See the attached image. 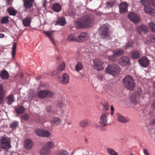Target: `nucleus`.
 Returning <instances> with one entry per match:
<instances>
[{"instance_id": "nucleus-1", "label": "nucleus", "mask_w": 155, "mask_h": 155, "mask_svg": "<svg viewBox=\"0 0 155 155\" xmlns=\"http://www.w3.org/2000/svg\"><path fill=\"white\" fill-rule=\"evenodd\" d=\"M94 17L91 15L82 17L74 22V25L77 28L83 29L92 26L93 24Z\"/></svg>"}, {"instance_id": "nucleus-2", "label": "nucleus", "mask_w": 155, "mask_h": 155, "mask_svg": "<svg viewBox=\"0 0 155 155\" xmlns=\"http://www.w3.org/2000/svg\"><path fill=\"white\" fill-rule=\"evenodd\" d=\"M140 3L144 6V10L146 13H152L155 9V1L154 0H141Z\"/></svg>"}, {"instance_id": "nucleus-3", "label": "nucleus", "mask_w": 155, "mask_h": 155, "mask_svg": "<svg viewBox=\"0 0 155 155\" xmlns=\"http://www.w3.org/2000/svg\"><path fill=\"white\" fill-rule=\"evenodd\" d=\"M122 83L127 89L132 90L135 86V83L133 78L130 75L126 76L123 79Z\"/></svg>"}, {"instance_id": "nucleus-4", "label": "nucleus", "mask_w": 155, "mask_h": 155, "mask_svg": "<svg viewBox=\"0 0 155 155\" xmlns=\"http://www.w3.org/2000/svg\"><path fill=\"white\" fill-rule=\"evenodd\" d=\"M11 147L10 139L8 137H1L0 138V148L8 150Z\"/></svg>"}, {"instance_id": "nucleus-5", "label": "nucleus", "mask_w": 155, "mask_h": 155, "mask_svg": "<svg viewBox=\"0 0 155 155\" xmlns=\"http://www.w3.org/2000/svg\"><path fill=\"white\" fill-rule=\"evenodd\" d=\"M106 72L114 76L119 73L120 70L119 67L117 64H111L109 65L106 68Z\"/></svg>"}, {"instance_id": "nucleus-6", "label": "nucleus", "mask_w": 155, "mask_h": 155, "mask_svg": "<svg viewBox=\"0 0 155 155\" xmlns=\"http://www.w3.org/2000/svg\"><path fill=\"white\" fill-rule=\"evenodd\" d=\"M110 113L109 112H103L99 117L100 124L102 126H106L108 125L107 116Z\"/></svg>"}, {"instance_id": "nucleus-7", "label": "nucleus", "mask_w": 155, "mask_h": 155, "mask_svg": "<svg viewBox=\"0 0 155 155\" xmlns=\"http://www.w3.org/2000/svg\"><path fill=\"white\" fill-rule=\"evenodd\" d=\"M109 29L107 24H104L101 28L100 35L102 37L104 38L110 37V33Z\"/></svg>"}, {"instance_id": "nucleus-8", "label": "nucleus", "mask_w": 155, "mask_h": 155, "mask_svg": "<svg viewBox=\"0 0 155 155\" xmlns=\"http://www.w3.org/2000/svg\"><path fill=\"white\" fill-rule=\"evenodd\" d=\"M38 97H46V96H54V93L52 92L47 90H40L38 93Z\"/></svg>"}, {"instance_id": "nucleus-9", "label": "nucleus", "mask_w": 155, "mask_h": 155, "mask_svg": "<svg viewBox=\"0 0 155 155\" xmlns=\"http://www.w3.org/2000/svg\"><path fill=\"white\" fill-rule=\"evenodd\" d=\"M36 134L40 137H48L50 135V132L46 130L42 129H37L35 130Z\"/></svg>"}, {"instance_id": "nucleus-10", "label": "nucleus", "mask_w": 155, "mask_h": 155, "mask_svg": "<svg viewBox=\"0 0 155 155\" xmlns=\"http://www.w3.org/2000/svg\"><path fill=\"white\" fill-rule=\"evenodd\" d=\"M94 68L98 71H102L104 68L103 67V63L99 59L94 60Z\"/></svg>"}, {"instance_id": "nucleus-11", "label": "nucleus", "mask_w": 155, "mask_h": 155, "mask_svg": "<svg viewBox=\"0 0 155 155\" xmlns=\"http://www.w3.org/2000/svg\"><path fill=\"white\" fill-rule=\"evenodd\" d=\"M128 16L129 19L134 23H137L140 21V17L136 13L131 12L128 14Z\"/></svg>"}, {"instance_id": "nucleus-12", "label": "nucleus", "mask_w": 155, "mask_h": 155, "mask_svg": "<svg viewBox=\"0 0 155 155\" xmlns=\"http://www.w3.org/2000/svg\"><path fill=\"white\" fill-rule=\"evenodd\" d=\"M118 62L120 64L123 66H128L130 64L129 58L126 56L120 58Z\"/></svg>"}, {"instance_id": "nucleus-13", "label": "nucleus", "mask_w": 155, "mask_h": 155, "mask_svg": "<svg viewBox=\"0 0 155 155\" xmlns=\"http://www.w3.org/2000/svg\"><path fill=\"white\" fill-rule=\"evenodd\" d=\"M128 5L125 2H121L119 5V12L123 14L128 12L127 8Z\"/></svg>"}, {"instance_id": "nucleus-14", "label": "nucleus", "mask_w": 155, "mask_h": 155, "mask_svg": "<svg viewBox=\"0 0 155 155\" xmlns=\"http://www.w3.org/2000/svg\"><path fill=\"white\" fill-rule=\"evenodd\" d=\"M138 62L141 66L144 68L147 67L149 64V61L146 57L140 58L138 60Z\"/></svg>"}, {"instance_id": "nucleus-15", "label": "nucleus", "mask_w": 155, "mask_h": 155, "mask_svg": "<svg viewBox=\"0 0 155 155\" xmlns=\"http://www.w3.org/2000/svg\"><path fill=\"white\" fill-rule=\"evenodd\" d=\"M124 53V51L122 50H119L118 51H116L113 52V54L112 56H109V59L110 61H114L115 59L116 56H119L123 54Z\"/></svg>"}, {"instance_id": "nucleus-16", "label": "nucleus", "mask_w": 155, "mask_h": 155, "mask_svg": "<svg viewBox=\"0 0 155 155\" xmlns=\"http://www.w3.org/2000/svg\"><path fill=\"white\" fill-rule=\"evenodd\" d=\"M117 121L120 123H126L129 121V119L128 117H124L119 113L117 114Z\"/></svg>"}, {"instance_id": "nucleus-17", "label": "nucleus", "mask_w": 155, "mask_h": 155, "mask_svg": "<svg viewBox=\"0 0 155 155\" xmlns=\"http://www.w3.org/2000/svg\"><path fill=\"white\" fill-rule=\"evenodd\" d=\"M23 6L25 8L29 9L32 7L34 0H23Z\"/></svg>"}, {"instance_id": "nucleus-18", "label": "nucleus", "mask_w": 155, "mask_h": 155, "mask_svg": "<svg viewBox=\"0 0 155 155\" xmlns=\"http://www.w3.org/2000/svg\"><path fill=\"white\" fill-rule=\"evenodd\" d=\"M137 30L138 33L140 34H141L142 32L144 33L147 32L148 29L146 26L144 25H141L137 27Z\"/></svg>"}, {"instance_id": "nucleus-19", "label": "nucleus", "mask_w": 155, "mask_h": 155, "mask_svg": "<svg viewBox=\"0 0 155 155\" xmlns=\"http://www.w3.org/2000/svg\"><path fill=\"white\" fill-rule=\"evenodd\" d=\"M33 145L32 141L30 139H27L24 143V146L25 148L27 150H30L31 148Z\"/></svg>"}, {"instance_id": "nucleus-20", "label": "nucleus", "mask_w": 155, "mask_h": 155, "mask_svg": "<svg viewBox=\"0 0 155 155\" xmlns=\"http://www.w3.org/2000/svg\"><path fill=\"white\" fill-rule=\"evenodd\" d=\"M62 79L61 81V83L63 84H66L68 83L69 76L66 73L63 74L62 75Z\"/></svg>"}, {"instance_id": "nucleus-21", "label": "nucleus", "mask_w": 155, "mask_h": 155, "mask_svg": "<svg viewBox=\"0 0 155 155\" xmlns=\"http://www.w3.org/2000/svg\"><path fill=\"white\" fill-rule=\"evenodd\" d=\"M52 8L54 11L58 12L61 10V6L59 4L55 3L53 5Z\"/></svg>"}, {"instance_id": "nucleus-22", "label": "nucleus", "mask_w": 155, "mask_h": 155, "mask_svg": "<svg viewBox=\"0 0 155 155\" xmlns=\"http://www.w3.org/2000/svg\"><path fill=\"white\" fill-rule=\"evenodd\" d=\"M130 55L133 59H136L139 58L140 54L137 50H133L130 53Z\"/></svg>"}, {"instance_id": "nucleus-23", "label": "nucleus", "mask_w": 155, "mask_h": 155, "mask_svg": "<svg viewBox=\"0 0 155 155\" xmlns=\"http://www.w3.org/2000/svg\"><path fill=\"white\" fill-rule=\"evenodd\" d=\"M15 110L16 113L19 114L23 113L25 111V107L22 106H20L17 108H15Z\"/></svg>"}, {"instance_id": "nucleus-24", "label": "nucleus", "mask_w": 155, "mask_h": 155, "mask_svg": "<svg viewBox=\"0 0 155 155\" xmlns=\"http://www.w3.org/2000/svg\"><path fill=\"white\" fill-rule=\"evenodd\" d=\"M0 77L2 79H7L9 78V74L6 70H4L1 72Z\"/></svg>"}, {"instance_id": "nucleus-25", "label": "nucleus", "mask_w": 155, "mask_h": 155, "mask_svg": "<svg viewBox=\"0 0 155 155\" xmlns=\"http://www.w3.org/2000/svg\"><path fill=\"white\" fill-rule=\"evenodd\" d=\"M89 124L88 121L86 119L80 121L79 123V126L82 128H84L88 126Z\"/></svg>"}, {"instance_id": "nucleus-26", "label": "nucleus", "mask_w": 155, "mask_h": 155, "mask_svg": "<svg viewBox=\"0 0 155 155\" xmlns=\"http://www.w3.org/2000/svg\"><path fill=\"white\" fill-rule=\"evenodd\" d=\"M66 23L65 18L63 17H60L56 23V25L64 26Z\"/></svg>"}, {"instance_id": "nucleus-27", "label": "nucleus", "mask_w": 155, "mask_h": 155, "mask_svg": "<svg viewBox=\"0 0 155 155\" xmlns=\"http://www.w3.org/2000/svg\"><path fill=\"white\" fill-rule=\"evenodd\" d=\"M7 11L10 15L15 16L17 13V11L12 7L8 8Z\"/></svg>"}, {"instance_id": "nucleus-28", "label": "nucleus", "mask_w": 155, "mask_h": 155, "mask_svg": "<svg viewBox=\"0 0 155 155\" xmlns=\"http://www.w3.org/2000/svg\"><path fill=\"white\" fill-rule=\"evenodd\" d=\"M78 38L81 41H85L87 39L88 36L86 33L83 32L78 36Z\"/></svg>"}, {"instance_id": "nucleus-29", "label": "nucleus", "mask_w": 155, "mask_h": 155, "mask_svg": "<svg viewBox=\"0 0 155 155\" xmlns=\"http://www.w3.org/2000/svg\"><path fill=\"white\" fill-rule=\"evenodd\" d=\"M50 153L49 149H47L44 147L40 151L41 155H49Z\"/></svg>"}, {"instance_id": "nucleus-30", "label": "nucleus", "mask_w": 155, "mask_h": 155, "mask_svg": "<svg viewBox=\"0 0 155 155\" xmlns=\"http://www.w3.org/2000/svg\"><path fill=\"white\" fill-rule=\"evenodd\" d=\"M22 22L25 26L28 27L30 26L31 22V20L29 18L26 17L23 19Z\"/></svg>"}, {"instance_id": "nucleus-31", "label": "nucleus", "mask_w": 155, "mask_h": 155, "mask_svg": "<svg viewBox=\"0 0 155 155\" xmlns=\"http://www.w3.org/2000/svg\"><path fill=\"white\" fill-rule=\"evenodd\" d=\"M102 105L103 106V107L104 110V112H110L109 110V104L108 102L105 101L104 103H102Z\"/></svg>"}, {"instance_id": "nucleus-32", "label": "nucleus", "mask_w": 155, "mask_h": 155, "mask_svg": "<svg viewBox=\"0 0 155 155\" xmlns=\"http://www.w3.org/2000/svg\"><path fill=\"white\" fill-rule=\"evenodd\" d=\"M115 4V2L114 1H108L106 3L105 8L107 9H110L112 8Z\"/></svg>"}, {"instance_id": "nucleus-33", "label": "nucleus", "mask_w": 155, "mask_h": 155, "mask_svg": "<svg viewBox=\"0 0 155 155\" xmlns=\"http://www.w3.org/2000/svg\"><path fill=\"white\" fill-rule=\"evenodd\" d=\"M68 40L70 41H74L76 42L79 41V40L76 37H75L73 35L71 34L68 35Z\"/></svg>"}, {"instance_id": "nucleus-34", "label": "nucleus", "mask_w": 155, "mask_h": 155, "mask_svg": "<svg viewBox=\"0 0 155 155\" xmlns=\"http://www.w3.org/2000/svg\"><path fill=\"white\" fill-rule=\"evenodd\" d=\"M43 33L49 37L53 44H55L53 37L52 36V33L51 32L44 31Z\"/></svg>"}, {"instance_id": "nucleus-35", "label": "nucleus", "mask_w": 155, "mask_h": 155, "mask_svg": "<svg viewBox=\"0 0 155 155\" xmlns=\"http://www.w3.org/2000/svg\"><path fill=\"white\" fill-rule=\"evenodd\" d=\"M83 68L82 64L80 62H78L75 66V70L77 71H78L82 70Z\"/></svg>"}, {"instance_id": "nucleus-36", "label": "nucleus", "mask_w": 155, "mask_h": 155, "mask_svg": "<svg viewBox=\"0 0 155 155\" xmlns=\"http://www.w3.org/2000/svg\"><path fill=\"white\" fill-rule=\"evenodd\" d=\"M54 146V144L53 142L50 141L45 144L44 147L47 149H49V150L50 151V150Z\"/></svg>"}, {"instance_id": "nucleus-37", "label": "nucleus", "mask_w": 155, "mask_h": 155, "mask_svg": "<svg viewBox=\"0 0 155 155\" xmlns=\"http://www.w3.org/2000/svg\"><path fill=\"white\" fill-rule=\"evenodd\" d=\"M107 150L110 155H118V153L114 150L112 148H107Z\"/></svg>"}, {"instance_id": "nucleus-38", "label": "nucleus", "mask_w": 155, "mask_h": 155, "mask_svg": "<svg viewBox=\"0 0 155 155\" xmlns=\"http://www.w3.org/2000/svg\"><path fill=\"white\" fill-rule=\"evenodd\" d=\"M148 25L151 31L153 33H155V24L153 22L148 23Z\"/></svg>"}, {"instance_id": "nucleus-39", "label": "nucleus", "mask_w": 155, "mask_h": 155, "mask_svg": "<svg viewBox=\"0 0 155 155\" xmlns=\"http://www.w3.org/2000/svg\"><path fill=\"white\" fill-rule=\"evenodd\" d=\"M18 126V123L16 121H14L11 123L10 125V127L12 129L15 130Z\"/></svg>"}, {"instance_id": "nucleus-40", "label": "nucleus", "mask_w": 155, "mask_h": 155, "mask_svg": "<svg viewBox=\"0 0 155 155\" xmlns=\"http://www.w3.org/2000/svg\"><path fill=\"white\" fill-rule=\"evenodd\" d=\"M16 44L15 43H14L13 45L12 52V54L13 58H14L15 55L16 49Z\"/></svg>"}, {"instance_id": "nucleus-41", "label": "nucleus", "mask_w": 155, "mask_h": 155, "mask_svg": "<svg viewBox=\"0 0 155 155\" xmlns=\"http://www.w3.org/2000/svg\"><path fill=\"white\" fill-rule=\"evenodd\" d=\"M52 122L56 125H58L61 123L60 119L57 117H54L52 119Z\"/></svg>"}, {"instance_id": "nucleus-42", "label": "nucleus", "mask_w": 155, "mask_h": 155, "mask_svg": "<svg viewBox=\"0 0 155 155\" xmlns=\"http://www.w3.org/2000/svg\"><path fill=\"white\" fill-rule=\"evenodd\" d=\"M65 68V64L64 62H62L60 66L58 68V71H63Z\"/></svg>"}, {"instance_id": "nucleus-43", "label": "nucleus", "mask_w": 155, "mask_h": 155, "mask_svg": "<svg viewBox=\"0 0 155 155\" xmlns=\"http://www.w3.org/2000/svg\"><path fill=\"white\" fill-rule=\"evenodd\" d=\"M8 22V17L5 16L2 18L1 19V22L2 24H6Z\"/></svg>"}, {"instance_id": "nucleus-44", "label": "nucleus", "mask_w": 155, "mask_h": 155, "mask_svg": "<svg viewBox=\"0 0 155 155\" xmlns=\"http://www.w3.org/2000/svg\"><path fill=\"white\" fill-rule=\"evenodd\" d=\"M29 118V115L27 113L23 114L21 116V118L22 120H26L28 119Z\"/></svg>"}, {"instance_id": "nucleus-45", "label": "nucleus", "mask_w": 155, "mask_h": 155, "mask_svg": "<svg viewBox=\"0 0 155 155\" xmlns=\"http://www.w3.org/2000/svg\"><path fill=\"white\" fill-rule=\"evenodd\" d=\"M69 153L65 150H63L57 153V155H68Z\"/></svg>"}, {"instance_id": "nucleus-46", "label": "nucleus", "mask_w": 155, "mask_h": 155, "mask_svg": "<svg viewBox=\"0 0 155 155\" xmlns=\"http://www.w3.org/2000/svg\"><path fill=\"white\" fill-rule=\"evenodd\" d=\"M4 95V91L3 89L2 85L0 84V97H3Z\"/></svg>"}, {"instance_id": "nucleus-47", "label": "nucleus", "mask_w": 155, "mask_h": 155, "mask_svg": "<svg viewBox=\"0 0 155 155\" xmlns=\"http://www.w3.org/2000/svg\"><path fill=\"white\" fill-rule=\"evenodd\" d=\"M13 97H7V103L8 104H11L13 102Z\"/></svg>"}, {"instance_id": "nucleus-48", "label": "nucleus", "mask_w": 155, "mask_h": 155, "mask_svg": "<svg viewBox=\"0 0 155 155\" xmlns=\"http://www.w3.org/2000/svg\"><path fill=\"white\" fill-rule=\"evenodd\" d=\"M137 97H130V100L131 103L136 104L137 103Z\"/></svg>"}, {"instance_id": "nucleus-49", "label": "nucleus", "mask_w": 155, "mask_h": 155, "mask_svg": "<svg viewBox=\"0 0 155 155\" xmlns=\"http://www.w3.org/2000/svg\"><path fill=\"white\" fill-rule=\"evenodd\" d=\"M110 114L112 116H113L114 112V109L113 105L110 106Z\"/></svg>"}, {"instance_id": "nucleus-50", "label": "nucleus", "mask_w": 155, "mask_h": 155, "mask_svg": "<svg viewBox=\"0 0 155 155\" xmlns=\"http://www.w3.org/2000/svg\"><path fill=\"white\" fill-rule=\"evenodd\" d=\"M150 40L152 42H155V36L153 35L150 36Z\"/></svg>"}, {"instance_id": "nucleus-51", "label": "nucleus", "mask_w": 155, "mask_h": 155, "mask_svg": "<svg viewBox=\"0 0 155 155\" xmlns=\"http://www.w3.org/2000/svg\"><path fill=\"white\" fill-rule=\"evenodd\" d=\"M64 104L62 103H58L57 104V107H62L64 106Z\"/></svg>"}, {"instance_id": "nucleus-52", "label": "nucleus", "mask_w": 155, "mask_h": 155, "mask_svg": "<svg viewBox=\"0 0 155 155\" xmlns=\"http://www.w3.org/2000/svg\"><path fill=\"white\" fill-rule=\"evenodd\" d=\"M51 109L50 107H47L46 109V111L48 112H50L51 111Z\"/></svg>"}, {"instance_id": "nucleus-53", "label": "nucleus", "mask_w": 155, "mask_h": 155, "mask_svg": "<svg viewBox=\"0 0 155 155\" xmlns=\"http://www.w3.org/2000/svg\"><path fill=\"white\" fill-rule=\"evenodd\" d=\"M150 123L152 124L155 125V117L151 120Z\"/></svg>"}, {"instance_id": "nucleus-54", "label": "nucleus", "mask_w": 155, "mask_h": 155, "mask_svg": "<svg viewBox=\"0 0 155 155\" xmlns=\"http://www.w3.org/2000/svg\"><path fill=\"white\" fill-rule=\"evenodd\" d=\"M143 153L145 155H149L148 151L147 149H145L143 150Z\"/></svg>"}, {"instance_id": "nucleus-55", "label": "nucleus", "mask_w": 155, "mask_h": 155, "mask_svg": "<svg viewBox=\"0 0 155 155\" xmlns=\"http://www.w3.org/2000/svg\"><path fill=\"white\" fill-rule=\"evenodd\" d=\"M152 108L154 110H155V101H154L151 105Z\"/></svg>"}, {"instance_id": "nucleus-56", "label": "nucleus", "mask_w": 155, "mask_h": 155, "mask_svg": "<svg viewBox=\"0 0 155 155\" xmlns=\"http://www.w3.org/2000/svg\"><path fill=\"white\" fill-rule=\"evenodd\" d=\"M58 73V72L56 71H55L52 72L51 73V75L52 76H54L56 75Z\"/></svg>"}, {"instance_id": "nucleus-57", "label": "nucleus", "mask_w": 155, "mask_h": 155, "mask_svg": "<svg viewBox=\"0 0 155 155\" xmlns=\"http://www.w3.org/2000/svg\"><path fill=\"white\" fill-rule=\"evenodd\" d=\"M97 78L101 80L103 78V76L101 75H100L98 76Z\"/></svg>"}, {"instance_id": "nucleus-58", "label": "nucleus", "mask_w": 155, "mask_h": 155, "mask_svg": "<svg viewBox=\"0 0 155 155\" xmlns=\"http://www.w3.org/2000/svg\"><path fill=\"white\" fill-rule=\"evenodd\" d=\"M3 97H0V104L2 103L3 101Z\"/></svg>"}, {"instance_id": "nucleus-59", "label": "nucleus", "mask_w": 155, "mask_h": 155, "mask_svg": "<svg viewBox=\"0 0 155 155\" xmlns=\"http://www.w3.org/2000/svg\"><path fill=\"white\" fill-rule=\"evenodd\" d=\"M4 35L3 34H0V38H3L4 37Z\"/></svg>"}, {"instance_id": "nucleus-60", "label": "nucleus", "mask_w": 155, "mask_h": 155, "mask_svg": "<svg viewBox=\"0 0 155 155\" xmlns=\"http://www.w3.org/2000/svg\"><path fill=\"white\" fill-rule=\"evenodd\" d=\"M23 76H24V75H23V73H21V74H20V78H23Z\"/></svg>"}, {"instance_id": "nucleus-61", "label": "nucleus", "mask_w": 155, "mask_h": 155, "mask_svg": "<svg viewBox=\"0 0 155 155\" xmlns=\"http://www.w3.org/2000/svg\"><path fill=\"white\" fill-rule=\"evenodd\" d=\"M7 5H9V3L10 2V0H7Z\"/></svg>"}, {"instance_id": "nucleus-62", "label": "nucleus", "mask_w": 155, "mask_h": 155, "mask_svg": "<svg viewBox=\"0 0 155 155\" xmlns=\"http://www.w3.org/2000/svg\"><path fill=\"white\" fill-rule=\"evenodd\" d=\"M132 46L131 45H127L126 46V48H128L129 47H131Z\"/></svg>"}, {"instance_id": "nucleus-63", "label": "nucleus", "mask_w": 155, "mask_h": 155, "mask_svg": "<svg viewBox=\"0 0 155 155\" xmlns=\"http://www.w3.org/2000/svg\"><path fill=\"white\" fill-rule=\"evenodd\" d=\"M71 122H68L67 123V124H68V125H71Z\"/></svg>"}, {"instance_id": "nucleus-64", "label": "nucleus", "mask_w": 155, "mask_h": 155, "mask_svg": "<svg viewBox=\"0 0 155 155\" xmlns=\"http://www.w3.org/2000/svg\"><path fill=\"white\" fill-rule=\"evenodd\" d=\"M138 90L139 91H141V88H139Z\"/></svg>"}]
</instances>
